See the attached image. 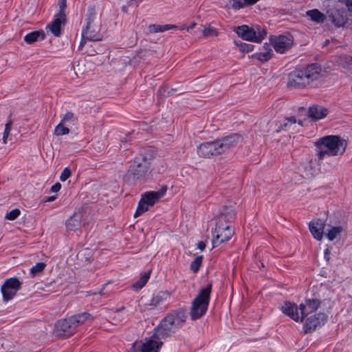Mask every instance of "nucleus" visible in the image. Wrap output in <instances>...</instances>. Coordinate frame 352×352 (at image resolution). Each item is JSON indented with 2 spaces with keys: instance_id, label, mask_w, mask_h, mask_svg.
<instances>
[{
  "instance_id": "obj_51",
  "label": "nucleus",
  "mask_w": 352,
  "mask_h": 352,
  "mask_svg": "<svg viewBox=\"0 0 352 352\" xmlns=\"http://www.w3.org/2000/svg\"><path fill=\"white\" fill-rule=\"evenodd\" d=\"M329 254H330V250L329 248H326L324 252V258L327 261H329Z\"/></svg>"
},
{
  "instance_id": "obj_26",
  "label": "nucleus",
  "mask_w": 352,
  "mask_h": 352,
  "mask_svg": "<svg viewBox=\"0 0 352 352\" xmlns=\"http://www.w3.org/2000/svg\"><path fill=\"white\" fill-rule=\"evenodd\" d=\"M150 33L164 32L170 30H177L178 27L173 24L158 25L152 24L148 27Z\"/></svg>"
},
{
  "instance_id": "obj_16",
  "label": "nucleus",
  "mask_w": 352,
  "mask_h": 352,
  "mask_svg": "<svg viewBox=\"0 0 352 352\" xmlns=\"http://www.w3.org/2000/svg\"><path fill=\"white\" fill-rule=\"evenodd\" d=\"M234 32L244 40L255 41L256 32L253 28H250L248 25L235 28Z\"/></svg>"
},
{
  "instance_id": "obj_6",
  "label": "nucleus",
  "mask_w": 352,
  "mask_h": 352,
  "mask_svg": "<svg viewBox=\"0 0 352 352\" xmlns=\"http://www.w3.org/2000/svg\"><path fill=\"white\" fill-rule=\"evenodd\" d=\"M150 166V158L143 153L135 157L134 161L131 164L124 176L125 180L128 182L135 181L143 177L147 172Z\"/></svg>"
},
{
  "instance_id": "obj_42",
  "label": "nucleus",
  "mask_w": 352,
  "mask_h": 352,
  "mask_svg": "<svg viewBox=\"0 0 352 352\" xmlns=\"http://www.w3.org/2000/svg\"><path fill=\"white\" fill-rule=\"evenodd\" d=\"M202 33L205 37L217 36L218 35V32L216 29L210 26L205 28Z\"/></svg>"
},
{
  "instance_id": "obj_33",
  "label": "nucleus",
  "mask_w": 352,
  "mask_h": 352,
  "mask_svg": "<svg viewBox=\"0 0 352 352\" xmlns=\"http://www.w3.org/2000/svg\"><path fill=\"white\" fill-rule=\"evenodd\" d=\"M273 54L272 50L270 48L265 47L264 52H259L256 54V58L262 61H267L270 60Z\"/></svg>"
},
{
  "instance_id": "obj_46",
  "label": "nucleus",
  "mask_w": 352,
  "mask_h": 352,
  "mask_svg": "<svg viewBox=\"0 0 352 352\" xmlns=\"http://www.w3.org/2000/svg\"><path fill=\"white\" fill-rule=\"evenodd\" d=\"M71 173L69 168H65L60 176V180L62 182L66 181L71 176Z\"/></svg>"
},
{
  "instance_id": "obj_53",
  "label": "nucleus",
  "mask_w": 352,
  "mask_h": 352,
  "mask_svg": "<svg viewBox=\"0 0 352 352\" xmlns=\"http://www.w3.org/2000/svg\"><path fill=\"white\" fill-rule=\"evenodd\" d=\"M66 7V0H61L60 3V12L63 10Z\"/></svg>"
},
{
  "instance_id": "obj_34",
  "label": "nucleus",
  "mask_w": 352,
  "mask_h": 352,
  "mask_svg": "<svg viewBox=\"0 0 352 352\" xmlns=\"http://www.w3.org/2000/svg\"><path fill=\"white\" fill-rule=\"evenodd\" d=\"M149 206L147 205L146 202L141 198L140 201H139L138 206L137 208V210L134 214L135 217H138L142 214H143L144 212L147 211L149 208Z\"/></svg>"
},
{
  "instance_id": "obj_52",
  "label": "nucleus",
  "mask_w": 352,
  "mask_h": 352,
  "mask_svg": "<svg viewBox=\"0 0 352 352\" xmlns=\"http://www.w3.org/2000/svg\"><path fill=\"white\" fill-rule=\"evenodd\" d=\"M206 248V244L204 241H199L198 243V248L201 250V251H203Z\"/></svg>"
},
{
  "instance_id": "obj_44",
  "label": "nucleus",
  "mask_w": 352,
  "mask_h": 352,
  "mask_svg": "<svg viewBox=\"0 0 352 352\" xmlns=\"http://www.w3.org/2000/svg\"><path fill=\"white\" fill-rule=\"evenodd\" d=\"M236 45L239 47L241 51L249 52L253 50L254 46L251 44H248L245 43H241L239 44L236 41H235Z\"/></svg>"
},
{
  "instance_id": "obj_37",
  "label": "nucleus",
  "mask_w": 352,
  "mask_h": 352,
  "mask_svg": "<svg viewBox=\"0 0 352 352\" xmlns=\"http://www.w3.org/2000/svg\"><path fill=\"white\" fill-rule=\"evenodd\" d=\"M46 264L43 262L37 263L34 266L30 269V274L32 276L41 274L45 269Z\"/></svg>"
},
{
  "instance_id": "obj_57",
  "label": "nucleus",
  "mask_w": 352,
  "mask_h": 352,
  "mask_svg": "<svg viewBox=\"0 0 352 352\" xmlns=\"http://www.w3.org/2000/svg\"><path fill=\"white\" fill-rule=\"evenodd\" d=\"M298 124L300 126H302V120H298Z\"/></svg>"
},
{
  "instance_id": "obj_48",
  "label": "nucleus",
  "mask_w": 352,
  "mask_h": 352,
  "mask_svg": "<svg viewBox=\"0 0 352 352\" xmlns=\"http://www.w3.org/2000/svg\"><path fill=\"white\" fill-rule=\"evenodd\" d=\"M267 32L265 30L259 31L258 34L256 33V37L255 38V42L260 43L266 36Z\"/></svg>"
},
{
  "instance_id": "obj_30",
  "label": "nucleus",
  "mask_w": 352,
  "mask_h": 352,
  "mask_svg": "<svg viewBox=\"0 0 352 352\" xmlns=\"http://www.w3.org/2000/svg\"><path fill=\"white\" fill-rule=\"evenodd\" d=\"M163 301V297L162 294H157L151 299L148 303H146L144 305L146 307L145 309H152L156 307L158 305L161 304Z\"/></svg>"
},
{
  "instance_id": "obj_4",
  "label": "nucleus",
  "mask_w": 352,
  "mask_h": 352,
  "mask_svg": "<svg viewBox=\"0 0 352 352\" xmlns=\"http://www.w3.org/2000/svg\"><path fill=\"white\" fill-rule=\"evenodd\" d=\"M339 0H327L323 2L327 16L331 23L336 28H344L349 19L348 10L341 7Z\"/></svg>"
},
{
  "instance_id": "obj_45",
  "label": "nucleus",
  "mask_w": 352,
  "mask_h": 352,
  "mask_svg": "<svg viewBox=\"0 0 352 352\" xmlns=\"http://www.w3.org/2000/svg\"><path fill=\"white\" fill-rule=\"evenodd\" d=\"M296 122H297V121H296L295 117H294V116L289 117V118H286V122H285L282 125V129H286L287 127L291 126L292 124H294Z\"/></svg>"
},
{
  "instance_id": "obj_22",
  "label": "nucleus",
  "mask_w": 352,
  "mask_h": 352,
  "mask_svg": "<svg viewBox=\"0 0 352 352\" xmlns=\"http://www.w3.org/2000/svg\"><path fill=\"white\" fill-rule=\"evenodd\" d=\"M82 214L80 212L74 213L66 222V228L68 230L76 231L81 226Z\"/></svg>"
},
{
  "instance_id": "obj_47",
  "label": "nucleus",
  "mask_w": 352,
  "mask_h": 352,
  "mask_svg": "<svg viewBox=\"0 0 352 352\" xmlns=\"http://www.w3.org/2000/svg\"><path fill=\"white\" fill-rule=\"evenodd\" d=\"M339 2L345 6L344 8L348 10V14L352 12V0H339Z\"/></svg>"
},
{
  "instance_id": "obj_11",
  "label": "nucleus",
  "mask_w": 352,
  "mask_h": 352,
  "mask_svg": "<svg viewBox=\"0 0 352 352\" xmlns=\"http://www.w3.org/2000/svg\"><path fill=\"white\" fill-rule=\"evenodd\" d=\"M75 331L73 329L69 318L58 320L54 329V333L56 336L65 338L72 336Z\"/></svg>"
},
{
  "instance_id": "obj_31",
  "label": "nucleus",
  "mask_w": 352,
  "mask_h": 352,
  "mask_svg": "<svg viewBox=\"0 0 352 352\" xmlns=\"http://www.w3.org/2000/svg\"><path fill=\"white\" fill-rule=\"evenodd\" d=\"M149 276L150 272H144L140 279L133 285V287L136 290L142 289L147 283Z\"/></svg>"
},
{
  "instance_id": "obj_25",
  "label": "nucleus",
  "mask_w": 352,
  "mask_h": 352,
  "mask_svg": "<svg viewBox=\"0 0 352 352\" xmlns=\"http://www.w3.org/2000/svg\"><path fill=\"white\" fill-rule=\"evenodd\" d=\"M45 37V34L43 30L33 31L24 37V41L28 43L32 44L38 40H43Z\"/></svg>"
},
{
  "instance_id": "obj_58",
  "label": "nucleus",
  "mask_w": 352,
  "mask_h": 352,
  "mask_svg": "<svg viewBox=\"0 0 352 352\" xmlns=\"http://www.w3.org/2000/svg\"><path fill=\"white\" fill-rule=\"evenodd\" d=\"M87 294H87L88 296H90V295H96L97 293H96V292L95 293L87 292Z\"/></svg>"
},
{
  "instance_id": "obj_23",
  "label": "nucleus",
  "mask_w": 352,
  "mask_h": 352,
  "mask_svg": "<svg viewBox=\"0 0 352 352\" xmlns=\"http://www.w3.org/2000/svg\"><path fill=\"white\" fill-rule=\"evenodd\" d=\"M235 216L236 212L230 206L228 207L225 206L222 208L220 212V215L217 221H221L223 223L225 222V223L228 224V222L234 219Z\"/></svg>"
},
{
  "instance_id": "obj_2",
  "label": "nucleus",
  "mask_w": 352,
  "mask_h": 352,
  "mask_svg": "<svg viewBox=\"0 0 352 352\" xmlns=\"http://www.w3.org/2000/svg\"><path fill=\"white\" fill-rule=\"evenodd\" d=\"M316 155L319 161L331 156L342 155L347 146V142L337 135H327L315 142Z\"/></svg>"
},
{
  "instance_id": "obj_5",
  "label": "nucleus",
  "mask_w": 352,
  "mask_h": 352,
  "mask_svg": "<svg viewBox=\"0 0 352 352\" xmlns=\"http://www.w3.org/2000/svg\"><path fill=\"white\" fill-rule=\"evenodd\" d=\"M212 290V284H208L202 288L197 296L193 300L190 309V316L192 320H196L205 314L210 301Z\"/></svg>"
},
{
  "instance_id": "obj_10",
  "label": "nucleus",
  "mask_w": 352,
  "mask_h": 352,
  "mask_svg": "<svg viewBox=\"0 0 352 352\" xmlns=\"http://www.w3.org/2000/svg\"><path fill=\"white\" fill-rule=\"evenodd\" d=\"M241 140V135L237 133H232L230 135L217 140L216 141L218 145V148L221 154L222 153L236 146Z\"/></svg>"
},
{
  "instance_id": "obj_40",
  "label": "nucleus",
  "mask_w": 352,
  "mask_h": 352,
  "mask_svg": "<svg viewBox=\"0 0 352 352\" xmlns=\"http://www.w3.org/2000/svg\"><path fill=\"white\" fill-rule=\"evenodd\" d=\"M342 231L341 227H333L327 233V238L330 241H333L335 239L338 234H339Z\"/></svg>"
},
{
  "instance_id": "obj_55",
  "label": "nucleus",
  "mask_w": 352,
  "mask_h": 352,
  "mask_svg": "<svg viewBox=\"0 0 352 352\" xmlns=\"http://www.w3.org/2000/svg\"><path fill=\"white\" fill-rule=\"evenodd\" d=\"M196 25L195 23H192L189 27L187 28V30L189 31L190 29H193Z\"/></svg>"
},
{
  "instance_id": "obj_59",
  "label": "nucleus",
  "mask_w": 352,
  "mask_h": 352,
  "mask_svg": "<svg viewBox=\"0 0 352 352\" xmlns=\"http://www.w3.org/2000/svg\"><path fill=\"white\" fill-rule=\"evenodd\" d=\"M54 199H55L54 197H51L49 198L48 201H51L54 200Z\"/></svg>"
},
{
  "instance_id": "obj_49",
  "label": "nucleus",
  "mask_w": 352,
  "mask_h": 352,
  "mask_svg": "<svg viewBox=\"0 0 352 352\" xmlns=\"http://www.w3.org/2000/svg\"><path fill=\"white\" fill-rule=\"evenodd\" d=\"M60 188H61V185H60V184H59V183H56V184H55L54 185H53V186H52V188H51V190H52V192H58V191H59V190H60Z\"/></svg>"
},
{
  "instance_id": "obj_27",
  "label": "nucleus",
  "mask_w": 352,
  "mask_h": 352,
  "mask_svg": "<svg viewBox=\"0 0 352 352\" xmlns=\"http://www.w3.org/2000/svg\"><path fill=\"white\" fill-rule=\"evenodd\" d=\"M124 310L125 307H122L114 311L113 316L112 317L113 323L114 324H118L120 322L127 320L128 314L124 312Z\"/></svg>"
},
{
  "instance_id": "obj_39",
  "label": "nucleus",
  "mask_w": 352,
  "mask_h": 352,
  "mask_svg": "<svg viewBox=\"0 0 352 352\" xmlns=\"http://www.w3.org/2000/svg\"><path fill=\"white\" fill-rule=\"evenodd\" d=\"M203 261L202 256H197L190 263V270L193 272H197Z\"/></svg>"
},
{
  "instance_id": "obj_20",
  "label": "nucleus",
  "mask_w": 352,
  "mask_h": 352,
  "mask_svg": "<svg viewBox=\"0 0 352 352\" xmlns=\"http://www.w3.org/2000/svg\"><path fill=\"white\" fill-rule=\"evenodd\" d=\"M72 325L73 326V329L76 331V329L85 323V321L90 320L92 318V316L90 314L87 312H82L78 314H76L68 318Z\"/></svg>"
},
{
  "instance_id": "obj_12",
  "label": "nucleus",
  "mask_w": 352,
  "mask_h": 352,
  "mask_svg": "<svg viewBox=\"0 0 352 352\" xmlns=\"http://www.w3.org/2000/svg\"><path fill=\"white\" fill-rule=\"evenodd\" d=\"M197 154L201 157L208 158L221 153L218 148L217 141L215 140L201 144L197 147Z\"/></svg>"
},
{
  "instance_id": "obj_36",
  "label": "nucleus",
  "mask_w": 352,
  "mask_h": 352,
  "mask_svg": "<svg viewBox=\"0 0 352 352\" xmlns=\"http://www.w3.org/2000/svg\"><path fill=\"white\" fill-rule=\"evenodd\" d=\"M1 292L3 294V300L8 301L16 295V291L2 286Z\"/></svg>"
},
{
  "instance_id": "obj_50",
  "label": "nucleus",
  "mask_w": 352,
  "mask_h": 352,
  "mask_svg": "<svg viewBox=\"0 0 352 352\" xmlns=\"http://www.w3.org/2000/svg\"><path fill=\"white\" fill-rule=\"evenodd\" d=\"M243 1L245 3H244V8H245L246 6H251V5L256 3L259 0H243Z\"/></svg>"
},
{
  "instance_id": "obj_17",
  "label": "nucleus",
  "mask_w": 352,
  "mask_h": 352,
  "mask_svg": "<svg viewBox=\"0 0 352 352\" xmlns=\"http://www.w3.org/2000/svg\"><path fill=\"white\" fill-rule=\"evenodd\" d=\"M65 20V15L62 13L58 16L57 18L54 19L47 26V28L56 37H58L61 34V25L64 23Z\"/></svg>"
},
{
  "instance_id": "obj_19",
  "label": "nucleus",
  "mask_w": 352,
  "mask_h": 352,
  "mask_svg": "<svg viewBox=\"0 0 352 352\" xmlns=\"http://www.w3.org/2000/svg\"><path fill=\"white\" fill-rule=\"evenodd\" d=\"M282 311L292 318L294 320L300 322V317L298 315V307L296 304L286 302L281 307Z\"/></svg>"
},
{
  "instance_id": "obj_32",
  "label": "nucleus",
  "mask_w": 352,
  "mask_h": 352,
  "mask_svg": "<svg viewBox=\"0 0 352 352\" xmlns=\"http://www.w3.org/2000/svg\"><path fill=\"white\" fill-rule=\"evenodd\" d=\"M20 285L21 284L19 280L16 278H12L6 280V281L3 285V287L14 289L16 292L20 289Z\"/></svg>"
},
{
  "instance_id": "obj_1",
  "label": "nucleus",
  "mask_w": 352,
  "mask_h": 352,
  "mask_svg": "<svg viewBox=\"0 0 352 352\" xmlns=\"http://www.w3.org/2000/svg\"><path fill=\"white\" fill-rule=\"evenodd\" d=\"M186 320L184 310L178 309L167 315L158 324L153 335V339H149L145 342H135L129 352H158L162 345L161 339H165L182 327Z\"/></svg>"
},
{
  "instance_id": "obj_14",
  "label": "nucleus",
  "mask_w": 352,
  "mask_h": 352,
  "mask_svg": "<svg viewBox=\"0 0 352 352\" xmlns=\"http://www.w3.org/2000/svg\"><path fill=\"white\" fill-rule=\"evenodd\" d=\"M321 301L318 298H308L306 299L304 303L299 306L300 310V322L309 314L316 311L320 307Z\"/></svg>"
},
{
  "instance_id": "obj_24",
  "label": "nucleus",
  "mask_w": 352,
  "mask_h": 352,
  "mask_svg": "<svg viewBox=\"0 0 352 352\" xmlns=\"http://www.w3.org/2000/svg\"><path fill=\"white\" fill-rule=\"evenodd\" d=\"M306 16L309 19L316 23H322L327 18V14H324L318 9H313L306 12Z\"/></svg>"
},
{
  "instance_id": "obj_35",
  "label": "nucleus",
  "mask_w": 352,
  "mask_h": 352,
  "mask_svg": "<svg viewBox=\"0 0 352 352\" xmlns=\"http://www.w3.org/2000/svg\"><path fill=\"white\" fill-rule=\"evenodd\" d=\"M69 131L70 130L69 129V126L64 124H62V122H60L54 129V135L57 136L63 135L68 134Z\"/></svg>"
},
{
  "instance_id": "obj_41",
  "label": "nucleus",
  "mask_w": 352,
  "mask_h": 352,
  "mask_svg": "<svg viewBox=\"0 0 352 352\" xmlns=\"http://www.w3.org/2000/svg\"><path fill=\"white\" fill-rule=\"evenodd\" d=\"M230 8L234 10H239L241 8H244V1L243 0H228Z\"/></svg>"
},
{
  "instance_id": "obj_54",
  "label": "nucleus",
  "mask_w": 352,
  "mask_h": 352,
  "mask_svg": "<svg viewBox=\"0 0 352 352\" xmlns=\"http://www.w3.org/2000/svg\"><path fill=\"white\" fill-rule=\"evenodd\" d=\"M87 252L89 253L88 250L81 251L80 252L78 253V256H81L82 254L85 255Z\"/></svg>"
},
{
  "instance_id": "obj_18",
  "label": "nucleus",
  "mask_w": 352,
  "mask_h": 352,
  "mask_svg": "<svg viewBox=\"0 0 352 352\" xmlns=\"http://www.w3.org/2000/svg\"><path fill=\"white\" fill-rule=\"evenodd\" d=\"M324 222L320 219L312 221L309 223V230L316 240H321L323 236Z\"/></svg>"
},
{
  "instance_id": "obj_13",
  "label": "nucleus",
  "mask_w": 352,
  "mask_h": 352,
  "mask_svg": "<svg viewBox=\"0 0 352 352\" xmlns=\"http://www.w3.org/2000/svg\"><path fill=\"white\" fill-rule=\"evenodd\" d=\"M327 320V316L323 313H318L309 317L305 324V333L311 332L316 328L321 327Z\"/></svg>"
},
{
  "instance_id": "obj_7",
  "label": "nucleus",
  "mask_w": 352,
  "mask_h": 352,
  "mask_svg": "<svg viewBox=\"0 0 352 352\" xmlns=\"http://www.w3.org/2000/svg\"><path fill=\"white\" fill-rule=\"evenodd\" d=\"M233 234L234 231L228 224L223 223L221 221H217L213 233V248L218 246L223 242L229 241Z\"/></svg>"
},
{
  "instance_id": "obj_56",
  "label": "nucleus",
  "mask_w": 352,
  "mask_h": 352,
  "mask_svg": "<svg viewBox=\"0 0 352 352\" xmlns=\"http://www.w3.org/2000/svg\"><path fill=\"white\" fill-rule=\"evenodd\" d=\"M98 294H99L100 295H101V296H104V295H105V293H104L102 290L100 291V292H98Z\"/></svg>"
},
{
  "instance_id": "obj_9",
  "label": "nucleus",
  "mask_w": 352,
  "mask_h": 352,
  "mask_svg": "<svg viewBox=\"0 0 352 352\" xmlns=\"http://www.w3.org/2000/svg\"><path fill=\"white\" fill-rule=\"evenodd\" d=\"M270 42L274 50L281 54L289 50L294 44L293 38L290 34L272 37Z\"/></svg>"
},
{
  "instance_id": "obj_38",
  "label": "nucleus",
  "mask_w": 352,
  "mask_h": 352,
  "mask_svg": "<svg viewBox=\"0 0 352 352\" xmlns=\"http://www.w3.org/2000/svg\"><path fill=\"white\" fill-rule=\"evenodd\" d=\"M12 126V121L11 120V116H10L8 117V122L6 124L5 130H4V132H3V134L2 140H3V142L4 144L7 143V139H8V137L9 136V134H10V132L11 131Z\"/></svg>"
},
{
  "instance_id": "obj_29",
  "label": "nucleus",
  "mask_w": 352,
  "mask_h": 352,
  "mask_svg": "<svg viewBox=\"0 0 352 352\" xmlns=\"http://www.w3.org/2000/svg\"><path fill=\"white\" fill-rule=\"evenodd\" d=\"M78 121V118L74 113L71 111L67 112L61 120L62 124H64L68 126L75 125Z\"/></svg>"
},
{
  "instance_id": "obj_8",
  "label": "nucleus",
  "mask_w": 352,
  "mask_h": 352,
  "mask_svg": "<svg viewBox=\"0 0 352 352\" xmlns=\"http://www.w3.org/2000/svg\"><path fill=\"white\" fill-rule=\"evenodd\" d=\"M82 41L80 46L82 45L83 41H100L102 36L100 34V25L94 23L93 19L89 17L87 19V24L86 28L82 32Z\"/></svg>"
},
{
  "instance_id": "obj_43",
  "label": "nucleus",
  "mask_w": 352,
  "mask_h": 352,
  "mask_svg": "<svg viewBox=\"0 0 352 352\" xmlns=\"http://www.w3.org/2000/svg\"><path fill=\"white\" fill-rule=\"evenodd\" d=\"M21 214V211L19 209H14L9 212H8L6 215V219L13 221L15 220Z\"/></svg>"
},
{
  "instance_id": "obj_15",
  "label": "nucleus",
  "mask_w": 352,
  "mask_h": 352,
  "mask_svg": "<svg viewBox=\"0 0 352 352\" xmlns=\"http://www.w3.org/2000/svg\"><path fill=\"white\" fill-rule=\"evenodd\" d=\"M167 190V187L163 186L157 191H150L142 195V198L150 207L153 206L160 198H162Z\"/></svg>"
},
{
  "instance_id": "obj_21",
  "label": "nucleus",
  "mask_w": 352,
  "mask_h": 352,
  "mask_svg": "<svg viewBox=\"0 0 352 352\" xmlns=\"http://www.w3.org/2000/svg\"><path fill=\"white\" fill-rule=\"evenodd\" d=\"M328 114V110L322 106L313 105L309 107L308 116L314 120H320L325 118Z\"/></svg>"
},
{
  "instance_id": "obj_3",
  "label": "nucleus",
  "mask_w": 352,
  "mask_h": 352,
  "mask_svg": "<svg viewBox=\"0 0 352 352\" xmlns=\"http://www.w3.org/2000/svg\"><path fill=\"white\" fill-rule=\"evenodd\" d=\"M322 72L320 65L313 63L289 74L287 85L290 89H302L317 80Z\"/></svg>"
},
{
  "instance_id": "obj_28",
  "label": "nucleus",
  "mask_w": 352,
  "mask_h": 352,
  "mask_svg": "<svg viewBox=\"0 0 352 352\" xmlns=\"http://www.w3.org/2000/svg\"><path fill=\"white\" fill-rule=\"evenodd\" d=\"M338 65L347 71H352V57L348 55H341L338 59Z\"/></svg>"
},
{
  "instance_id": "obj_60",
  "label": "nucleus",
  "mask_w": 352,
  "mask_h": 352,
  "mask_svg": "<svg viewBox=\"0 0 352 352\" xmlns=\"http://www.w3.org/2000/svg\"><path fill=\"white\" fill-rule=\"evenodd\" d=\"M125 10H126V8L125 7H122V10L125 11Z\"/></svg>"
}]
</instances>
